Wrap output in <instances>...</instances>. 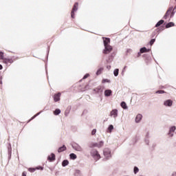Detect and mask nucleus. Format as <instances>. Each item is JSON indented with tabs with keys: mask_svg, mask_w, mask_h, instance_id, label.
<instances>
[{
	"mask_svg": "<svg viewBox=\"0 0 176 176\" xmlns=\"http://www.w3.org/2000/svg\"><path fill=\"white\" fill-rule=\"evenodd\" d=\"M174 8L173 7H170L168 10L166 11L165 15L164 16V19L167 20V19H171L173 16H174Z\"/></svg>",
	"mask_w": 176,
	"mask_h": 176,
	"instance_id": "obj_1",
	"label": "nucleus"
},
{
	"mask_svg": "<svg viewBox=\"0 0 176 176\" xmlns=\"http://www.w3.org/2000/svg\"><path fill=\"white\" fill-rule=\"evenodd\" d=\"M91 156H92L95 160H100V159H101V155H100V153H98V151L96 149L91 150Z\"/></svg>",
	"mask_w": 176,
	"mask_h": 176,
	"instance_id": "obj_2",
	"label": "nucleus"
},
{
	"mask_svg": "<svg viewBox=\"0 0 176 176\" xmlns=\"http://www.w3.org/2000/svg\"><path fill=\"white\" fill-rule=\"evenodd\" d=\"M78 7H79V3H75L71 12L72 19H75V12L78 10Z\"/></svg>",
	"mask_w": 176,
	"mask_h": 176,
	"instance_id": "obj_3",
	"label": "nucleus"
},
{
	"mask_svg": "<svg viewBox=\"0 0 176 176\" xmlns=\"http://www.w3.org/2000/svg\"><path fill=\"white\" fill-rule=\"evenodd\" d=\"M113 48L111 45H104V49L102 51L103 54H109Z\"/></svg>",
	"mask_w": 176,
	"mask_h": 176,
	"instance_id": "obj_4",
	"label": "nucleus"
},
{
	"mask_svg": "<svg viewBox=\"0 0 176 176\" xmlns=\"http://www.w3.org/2000/svg\"><path fill=\"white\" fill-rule=\"evenodd\" d=\"M14 62V59H13V58H4V59L3 60V63L4 64L10 65V64H13V63Z\"/></svg>",
	"mask_w": 176,
	"mask_h": 176,
	"instance_id": "obj_5",
	"label": "nucleus"
},
{
	"mask_svg": "<svg viewBox=\"0 0 176 176\" xmlns=\"http://www.w3.org/2000/svg\"><path fill=\"white\" fill-rule=\"evenodd\" d=\"M103 153L107 159H109V157H111V151H109V149H105Z\"/></svg>",
	"mask_w": 176,
	"mask_h": 176,
	"instance_id": "obj_6",
	"label": "nucleus"
},
{
	"mask_svg": "<svg viewBox=\"0 0 176 176\" xmlns=\"http://www.w3.org/2000/svg\"><path fill=\"white\" fill-rule=\"evenodd\" d=\"M61 97V93H58L54 96V101L57 102V101H60V98Z\"/></svg>",
	"mask_w": 176,
	"mask_h": 176,
	"instance_id": "obj_7",
	"label": "nucleus"
},
{
	"mask_svg": "<svg viewBox=\"0 0 176 176\" xmlns=\"http://www.w3.org/2000/svg\"><path fill=\"white\" fill-rule=\"evenodd\" d=\"M164 105L165 107H171L173 105V100H167L164 102Z\"/></svg>",
	"mask_w": 176,
	"mask_h": 176,
	"instance_id": "obj_8",
	"label": "nucleus"
},
{
	"mask_svg": "<svg viewBox=\"0 0 176 176\" xmlns=\"http://www.w3.org/2000/svg\"><path fill=\"white\" fill-rule=\"evenodd\" d=\"M47 160H49L50 162H53L56 160V155H54V153H52L50 156H48Z\"/></svg>",
	"mask_w": 176,
	"mask_h": 176,
	"instance_id": "obj_9",
	"label": "nucleus"
},
{
	"mask_svg": "<svg viewBox=\"0 0 176 176\" xmlns=\"http://www.w3.org/2000/svg\"><path fill=\"white\" fill-rule=\"evenodd\" d=\"M110 116H113V118H116L118 116V109H113L110 113Z\"/></svg>",
	"mask_w": 176,
	"mask_h": 176,
	"instance_id": "obj_10",
	"label": "nucleus"
},
{
	"mask_svg": "<svg viewBox=\"0 0 176 176\" xmlns=\"http://www.w3.org/2000/svg\"><path fill=\"white\" fill-rule=\"evenodd\" d=\"M111 43V39L109 38H105L104 40V46H109Z\"/></svg>",
	"mask_w": 176,
	"mask_h": 176,
	"instance_id": "obj_11",
	"label": "nucleus"
},
{
	"mask_svg": "<svg viewBox=\"0 0 176 176\" xmlns=\"http://www.w3.org/2000/svg\"><path fill=\"white\" fill-rule=\"evenodd\" d=\"M112 94V91L111 89H107L104 91V96L106 97H109Z\"/></svg>",
	"mask_w": 176,
	"mask_h": 176,
	"instance_id": "obj_12",
	"label": "nucleus"
},
{
	"mask_svg": "<svg viewBox=\"0 0 176 176\" xmlns=\"http://www.w3.org/2000/svg\"><path fill=\"white\" fill-rule=\"evenodd\" d=\"M64 151H67V146H65V145H63L58 149V153H61V152H64Z\"/></svg>",
	"mask_w": 176,
	"mask_h": 176,
	"instance_id": "obj_13",
	"label": "nucleus"
},
{
	"mask_svg": "<svg viewBox=\"0 0 176 176\" xmlns=\"http://www.w3.org/2000/svg\"><path fill=\"white\" fill-rule=\"evenodd\" d=\"M141 119H142V115L141 114H138L136 118H135V122L136 123H139V122L141 121Z\"/></svg>",
	"mask_w": 176,
	"mask_h": 176,
	"instance_id": "obj_14",
	"label": "nucleus"
},
{
	"mask_svg": "<svg viewBox=\"0 0 176 176\" xmlns=\"http://www.w3.org/2000/svg\"><path fill=\"white\" fill-rule=\"evenodd\" d=\"M150 50L146 49V47H144L140 49V53H148Z\"/></svg>",
	"mask_w": 176,
	"mask_h": 176,
	"instance_id": "obj_15",
	"label": "nucleus"
},
{
	"mask_svg": "<svg viewBox=\"0 0 176 176\" xmlns=\"http://www.w3.org/2000/svg\"><path fill=\"white\" fill-rule=\"evenodd\" d=\"M174 131H175V126H172L170 129L169 133H168L170 137H173V134H171V133H174Z\"/></svg>",
	"mask_w": 176,
	"mask_h": 176,
	"instance_id": "obj_16",
	"label": "nucleus"
},
{
	"mask_svg": "<svg viewBox=\"0 0 176 176\" xmlns=\"http://www.w3.org/2000/svg\"><path fill=\"white\" fill-rule=\"evenodd\" d=\"M89 148H98V143H91L89 144Z\"/></svg>",
	"mask_w": 176,
	"mask_h": 176,
	"instance_id": "obj_17",
	"label": "nucleus"
},
{
	"mask_svg": "<svg viewBox=\"0 0 176 176\" xmlns=\"http://www.w3.org/2000/svg\"><path fill=\"white\" fill-rule=\"evenodd\" d=\"M68 164H69V162L67 160H65L63 162H62V166L63 167H65V166H68Z\"/></svg>",
	"mask_w": 176,
	"mask_h": 176,
	"instance_id": "obj_18",
	"label": "nucleus"
},
{
	"mask_svg": "<svg viewBox=\"0 0 176 176\" xmlns=\"http://www.w3.org/2000/svg\"><path fill=\"white\" fill-rule=\"evenodd\" d=\"M69 156L70 159H72V160H75V159L78 157L75 153H71Z\"/></svg>",
	"mask_w": 176,
	"mask_h": 176,
	"instance_id": "obj_19",
	"label": "nucleus"
},
{
	"mask_svg": "<svg viewBox=\"0 0 176 176\" xmlns=\"http://www.w3.org/2000/svg\"><path fill=\"white\" fill-rule=\"evenodd\" d=\"M163 23H164V20H160V21H158L157 23V24L155 25V27L156 28L160 27V25H162V24H163Z\"/></svg>",
	"mask_w": 176,
	"mask_h": 176,
	"instance_id": "obj_20",
	"label": "nucleus"
},
{
	"mask_svg": "<svg viewBox=\"0 0 176 176\" xmlns=\"http://www.w3.org/2000/svg\"><path fill=\"white\" fill-rule=\"evenodd\" d=\"M170 27H174V23L170 22L166 25V28H170Z\"/></svg>",
	"mask_w": 176,
	"mask_h": 176,
	"instance_id": "obj_21",
	"label": "nucleus"
},
{
	"mask_svg": "<svg viewBox=\"0 0 176 176\" xmlns=\"http://www.w3.org/2000/svg\"><path fill=\"white\" fill-rule=\"evenodd\" d=\"M102 71H104V68L100 67L96 72V75H101L102 73Z\"/></svg>",
	"mask_w": 176,
	"mask_h": 176,
	"instance_id": "obj_22",
	"label": "nucleus"
},
{
	"mask_svg": "<svg viewBox=\"0 0 176 176\" xmlns=\"http://www.w3.org/2000/svg\"><path fill=\"white\" fill-rule=\"evenodd\" d=\"M121 107L123 109H127V104L124 102H121Z\"/></svg>",
	"mask_w": 176,
	"mask_h": 176,
	"instance_id": "obj_23",
	"label": "nucleus"
},
{
	"mask_svg": "<svg viewBox=\"0 0 176 176\" xmlns=\"http://www.w3.org/2000/svg\"><path fill=\"white\" fill-rule=\"evenodd\" d=\"M60 113H61V110L56 109L54 111V115H60Z\"/></svg>",
	"mask_w": 176,
	"mask_h": 176,
	"instance_id": "obj_24",
	"label": "nucleus"
},
{
	"mask_svg": "<svg viewBox=\"0 0 176 176\" xmlns=\"http://www.w3.org/2000/svg\"><path fill=\"white\" fill-rule=\"evenodd\" d=\"M74 148L76 151H78V152H82V151H83V148H82V147H80V146H77Z\"/></svg>",
	"mask_w": 176,
	"mask_h": 176,
	"instance_id": "obj_25",
	"label": "nucleus"
},
{
	"mask_svg": "<svg viewBox=\"0 0 176 176\" xmlns=\"http://www.w3.org/2000/svg\"><path fill=\"white\" fill-rule=\"evenodd\" d=\"M113 74H114V76H118L119 75V69H116L114 70Z\"/></svg>",
	"mask_w": 176,
	"mask_h": 176,
	"instance_id": "obj_26",
	"label": "nucleus"
},
{
	"mask_svg": "<svg viewBox=\"0 0 176 176\" xmlns=\"http://www.w3.org/2000/svg\"><path fill=\"white\" fill-rule=\"evenodd\" d=\"M155 93L156 94H164L166 91H164V90H159V91H157Z\"/></svg>",
	"mask_w": 176,
	"mask_h": 176,
	"instance_id": "obj_27",
	"label": "nucleus"
},
{
	"mask_svg": "<svg viewBox=\"0 0 176 176\" xmlns=\"http://www.w3.org/2000/svg\"><path fill=\"white\" fill-rule=\"evenodd\" d=\"M104 146V142L100 141L99 143H98V148H101Z\"/></svg>",
	"mask_w": 176,
	"mask_h": 176,
	"instance_id": "obj_28",
	"label": "nucleus"
},
{
	"mask_svg": "<svg viewBox=\"0 0 176 176\" xmlns=\"http://www.w3.org/2000/svg\"><path fill=\"white\" fill-rule=\"evenodd\" d=\"M113 129V125H109V128H108V131H109V133H111Z\"/></svg>",
	"mask_w": 176,
	"mask_h": 176,
	"instance_id": "obj_29",
	"label": "nucleus"
},
{
	"mask_svg": "<svg viewBox=\"0 0 176 176\" xmlns=\"http://www.w3.org/2000/svg\"><path fill=\"white\" fill-rule=\"evenodd\" d=\"M111 82V80H108V79H103L102 80V83H109Z\"/></svg>",
	"mask_w": 176,
	"mask_h": 176,
	"instance_id": "obj_30",
	"label": "nucleus"
},
{
	"mask_svg": "<svg viewBox=\"0 0 176 176\" xmlns=\"http://www.w3.org/2000/svg\"><path fill=\"white\" fill-rule=\"evenodd\" d=\"M5 58H3V52H0V60H4Z\"/></svg>",
	"mask_w": 176,
	"mask_h": 176,
	"instance_id": "obj_31",
	"label": "nucleus"
},
{
	"mask_svg": "<svg viewBox=\"0 0 176 176\" xmlns=\"http://www.w3.org/2000/svg\"><path fill=\"white\" fill-rule=\"evenodd\" d=\"M96 133H97V129H93L91 131V135H96Z\"/></svg>",
	"mask_w": 176,
	"mask_h": 176,
	"instance_id": "obj_32",
	"label": "nucleus"
},
{
	"mask_svg": "<svg viewBox=\"0 0 176 176\" xmlns=\"http://www.w3.org/2000/svg\"><path fill=\"white\" fill-rule=\"evenodd\" d=\"M35 170H36V168H28V171H30V173H34L35 172Z\"/></svg>",
	"mask_w": 176,
	"mask_h": 176,
	"instance_id": "obj_33",
	"label": "nucleus"
},
{
	"mask_svg": "<svg viewBox=\"0 0 176 176\" xmlns=\"http://www.w3.org/2000/svg\"><path fill=\"white\" fill-rule=\"evenodd\" d=\"M155 41L156 40L155 38H153V39L151 40V41H150L151 46H152V45H153L155 43Z\"/></svg>",
	"mask_w": 176,
	"mask_h": 176,
	"instance_id": "obj_34",
	"label": "nucleus"
},
{
	"mask_svg": "<svg viewBox=\"0 0 176 176\" xmlns=\"http://www.w3.org/2000/svg\"><path fill=\"white\" fill-rule=\"evenodd\" d=\"M138 171H139L138 168L137 166H135V168H134V173H135V174H137V173H138Z\"/></svg>",
	"mask_w": 176,
	"mask_h": 176,
	"instance_id": "obj_35",
	"label": "nucleus"
},
{
	"mask_svg": "<svg viewBox=\"0 0 176 176\" xmlns=\"http://www.w3.org/2000/svg\"><path fill=\"white\" fill-rule=\"evenodd\" d=\"M89 76H90V75L89 74H87L84 76V77L82 78V79H87V78H89Z\"/></svg>",
	"mask_w": 176,
	"mask_h": 176,
	"instance_id": "obj_36",
	"label": "nucleus"
},
{
	"mask_svg": "<svg viewBox=\"0 0 176 176\" xmlns=\"http://www.w3.org/2000/svg\"><path fill=\"white\" fill-rule=\"evenodd\" d=\"M22 176H27V173L26 172H23L22 173Z\"/></svg>",
	"mask_w": 176,
	"mask_h": 176,
	"instance_id": "obj_37",
	"label": "nucleus"
},
{
	"mask_svg": "<svg viewBox=\"0 0 176 176\" xmlns=\"http://www.w3.org/2000/svg\"><path fill=\"white\" fill-rule=\"evenodd\" d=\"M2 68H3V67H2V65H0V69H2Z\"/></svg>",
	"mask_w": 176,
	"mask_h": 176,
	"instance_id": "obj_38",
	"label": "nucleus"
},
{
	"mask_svg": "<svg viewBox=\"0 0 176 176\" xmlns=\"http://www.w3.org/2000/svg\"><path fill=\"white\" fill-rule=\"evenodd\" d=\"M0 85H2V80L0 78Z\"/></svg>",
	"mask_w": 176,
	"mask_h": 176,
	"instance_id": "obj_39",
	"label": "nucleus"
},
{
	"mask_svg": "<svg viewBox=\"0 0 176 176\" xmlns=\"http://www.w3.org/2000/svg\"><path fill=\"white\" fill-rule=\"evenodd\" d=\"M173 176H176V173H173Z\"/></svg>",
	"mask_w": 176,
	"mask_h": 176,
	"instance_id": "obj_40",
	"label": "nucleus"
}]
</instances>
